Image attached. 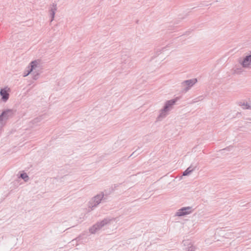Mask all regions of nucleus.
<instances>
[{
  "label": "nucleus",
  "instance_id": "obj_14",
  "mask_svg": "<svg viewBox=\"0 0 251 251\" xmlns=\"http://www.w3.org/2000/svg\"><path fill=\"white\" fill-rule=\"evenodd\" d=\"M20 177L23 179L25 182L27 181L29 179L28 176L25 173L21 174L20 175Z\"/></svg>",
  "mask_w": 251,
  "mask_h": 251
},
{
  "label": "nucleus",
  "instance_id": "obj_6",
  "mask_svg": "<svg viewBox=\"0 0 251 251\" xmlns=\"http://www.w3.org/2000/svg\"><path fill=\"white\" fill-rule=\"evenodd\" d=\"M193 211L192 207L190 206L184 207L178 209L176 213V216L180 217L191 213Z\"/></svg>",
  "mask_w": 251,
  "mask_h": 251
},
{
  "label": "nucleus",
  "instance_id": "obj_9",
  "mask_svg": "<svg viewBox=\"0 0 251 251\" xmlns=\"http://www.w3.org/2000/svg\"><path fill=\"white\" fill-rule=\"evenodd\" d=\"M13 113V111L11 109L5 110L2 112L0 115V118H1V120H3L6 123V121L9 119V118L12 116Z\"/></svg>",
  "mask_w": 251,
  "mask_h": 251
},
{
  "label": "nucleus",
  "instance_id": "obj_13",
  "mask_svg": "<svg viewBox=\"0 0 251 251\" xmlns=\"http://www.w3.org/2000/svg\"><path fill=\"white\" fill-rule=\"evenodd\" d=\"M239 105L244 109H249L251 106L247 102L241 101L239 103Z\"/></svg>",
  "mask_w": 251,
  "mask_h": 251
},
{
  "label": "nucleus",
  "instance_id": "obj_19",
  "mask_svg": "<svg viewBox=\"0 0 251 251\" xmlns=\"http://www.w3.org/2000/svg\"><path fill=\"white\" fill-rule=\"evenodd\" d=\"M228 149H229V148H228L227 149H224L223 150H228Z\"/></svg>",
  "mask_w": 251,
  "mask_h": 251
},
{
  "label": "nucleus",
  "instance_id": "obj_10",
  "mask_svg": "<svg viewBox=\"0 0 251 251\" xmlns=\"http://www.w3.org/2000/svg\"><path fill=\"white\" fill-rule=\"evenodd\" d=\"M29 69L27 73H25L24 74V76H27L30 73H31L34 70H36L38 68V62L37 61H32L30 63V66L29 67Z\"/></svg>",
  "mask_w": 251,
  "mask_h": 251
},
{
  "label": "nucleus",
  "instance_id": "obj_4",
  "mask_svg": "<svg viewBox=\"0 0 251 251\" xmlns=\"http://www.w3.org/2000/svg\"><path fill=\"white\" fill-rule=\"evenodd\" d=\"M197 78H192L184 80L180 83L181 92L187 93L197 82Z\"/></svg>",
  "mask_w": 251,
  "mask_h": 251
},
{
  "label": "nucleus",
  "instance_id": "obj_8",
  "mask_svg": "<svg viewBox=\"0 0 251 251\" xmlns=\"http://www.w3.org/2000/svg\"><path fill=\"white\" fill-rule=\"evenodd\" d=\"M183 251H195V247L193 246V245L192 244L191 241L189 240H183Z\"/></svg>",
  "mask_w": 251,
  "mask_h": 251
},
{
  "label": "nucleus",
  "instance_id": "obj_11",
  "mask_svg": "<svg viewBox=\"0 0 251 251\" xmlns=\"http://www.w3.org/2000/svg\"><path fill=\"white\" fill-rule=\"evenodd\" d=\"M56 10H57V5H56V4L53 3L51 5V7H50V15L51 17L50 22H52L54 20L55 14V12Z\"/></svg>",
  "mask_w": 251,
  "mask_h": 251
},
{
  "label": "nucleus",
  "instance_id": "obj_15",
  "mask_svg": "<svg viewBox=\"0 0 251 251\" xmlns=\"http://www.w3.org/2000/svg\"><path fill=\"white\" fill-rule=\"evenodd\" d=\"M43 119V116H40L39 117H37V118L34 119L32 121V122H33V124H38V123H39Z\"/></svg>",
  "mask_w": 251,
  "mask_h": 251
},
{
  "label": "nucleus",
  "instance_id": "obj_2",
  "mask_svg": "<svg viewBox=\"0 0 251 251\" xmlns=\"http://www.w3.org/2000/svg\"><path fill=\"white\" fill-rule=\"evenodd\" d=\"M177 100L178 99L176 98L174 99L167 100L165 102L163 108L160 110L159 115L158 116V119H162L169 115L170 111L173 109L174 105L176 104Z\"/></svg>",
  "mask_w": 251,
  "mask_h": 251
},
{
  "label": "nucleus",
  "instance_id": "obj_3",
  "mask_svg": "<svg viewBox=\"0 0 251 251\" xmlns=\"http://www.w3.org/2000/svg\"><path fill=\"white\" fill-rule=\"evenodd\" d=\"M103 192H100L95 196L93 197L88 202V207L91 210H93L101 202L104 198Z\"/></svg>",
  "mask_w": 251,
  "mask_h": 251
},
{
  "label": "nucleus",
  "instance_id": "obj_1",
  "mask_svg": "<svg viewBox=\"0 0 251 251\" xmlns=\"http://www.w3.org/2000/svg\"><path fill=\"white\" fill-rule=\"evenodd\" d=\"M117 218H106L102 221L98 222L89 229L91 234H95L100 231L103 227L113 224L114 222L116 223Z\"/></svg>",
  "mask_w": 251,
  "mask_h": 251
},
{
  "label": "nucleus",
  "instance_id": "obj_20",
  "mask_svg": "<svg viewBox=\"0 0 251 251\" xmlns=\"http://www.w3.org/2000/svg\"><path fill=\"white\" fill-rule=\"evenodd\" d=\"M166 48V47H164L162 49V50H163L164 49H165Z\"/></svg>",
  "mask_w": 251,
  "mask_h": 251
},
{
  "label": "nucleus",
  "instance_id": "obj_18",
  "mask_svg": "<svg viewBox=\"0 0 251 251\" xmlns=\"http://www.w3.org/2000/svg\"><path fill=\"white\" fill-rule=\"evenodd\" d=\"M135 152H133L130 155V156L133 155L134 154Z\"/></svg>",
  "mask_w": 251,
  "mask_h": 251
},
{
  "label": "nucleus",
  "instance_id": "obj_17",
  "mask_svg": "<svg viewBox=\"0 0 251 251\" xmlns=\"http://www.w3.org/2000/svg\"><path fill=\"white\" fill-rule=\"evenodd\" d=\"M32 72V74H34L35 73H36L37 72L40 73V69L39 64L38 62V68L36 69V70H34Z\"/></svg>",
  "mask_w": 251,
  "mask_h": 251
},
{
  "label": "nucleus",
  "instance_id": "obj_12",
  "mask_svg": "<svg viewBox=\"0 0 251 251\" xmlns=\"http://www.w3.org/2000/svg\"><path fill=\"white\" fill-rule=\"evenodd\" d=\"M196 166L191 165L183 173V176H187L192 173L196 168Z\"/></svg>",
  "mask_w": 251,
  "mask_h": 251
},
{
  "label": "nucleus",
  "instance_id": "obj_16",
  "mask_svg": "<svg viewBox=\"0 0 251 251\" xmlns=\"http://www.w3.org/2000/svg\"><path fill=\"white\" fill-rule=\"evenodd\" d=\"M33 75V79L34 80H37L39 78V75H40V72H37Z\"/></svg>",
  "mask_w": 251,
  "mask_h": 251
},
{
  "label": "nucleus",
  "instance_id": "obj_7",
  "mask_svg": "<svg viewBox=\"0 0 251 251\" xmlns=\"http://www.w3.org/2000/svg\"><path fill=\"white\" fill-rule=\"evenodd\" d=\"M10 88L8 87H5L2 88L0 90V95L1 97V100L4 102H6L9 99Z\"/></svg>",
  "mask_w": 251,
  "mask_h": 251
},
{
  "label": "nucleus",
  "instance_id": "obj_5",
  "mask_svg": "<svg viewBox=\"0 0 251 251\" xmlns=\"http://www.w3.org/2000/svg\"><path fill=\"white\" fill-rule=\"evenodd\" d=\"M239 63L245 69L251 68V54L238 60Z\"/></svg>",
  "mask_w": 251,
  "mask_h": 251
}]
</instances>
